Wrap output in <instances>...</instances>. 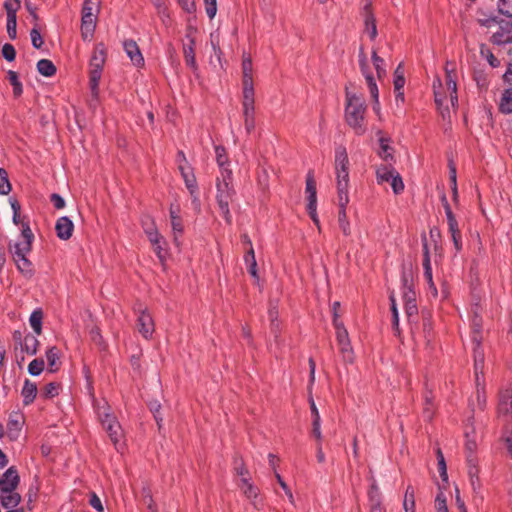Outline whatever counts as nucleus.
<instances>
[{
    "instance_id": "nucleus-28",
    "label": "nucleus",
    "mask_w": 512,
    "mask_h": 512,
    "mask_svg": "<svg viewBox=\"0 0 512 512\" xmlns=\"http://www.w3.org/2000/svg\"><path fill=\"white\" fill-rule=\"evenodd\" d=\"M499 110L504 114L512 113V86L503 90L499 101Z\"/></svg>"
},
{
    "instance_id": "nucleus-47",
    "label": "nucleus",
    "mask_w": 512,
    "mask_h": 512,
    "mask_svg": "<svg viewBox=\"0 0 512 512\" xmlns=\"http://www.w3.org/2000/svg\"><path fill=\"white\" fill-rule=\"evenodd\" d=\"M44 366H45L44 360L41 358H36L29 363L28 372L32 376H38L43 371Z\"/></svg>"
},
{
    "instance_id": "nucleus-34",
    "label": "nucleus",
    "mask_w": 512,
    "mask_h": 512,
    "mask_svg": "<svg viewBox=\"0 0 512 512\" xmlns=\"http://www.w3.org/2000/svg\"><path fill=\"white\" fill-rule=\"evenodd\" d=\"M194 40H190L189 45H184L183 52H184V58L186 65L189 66L191 69L196 70L197 69V63L195 58V52H194Z\"/></svg>"
},
{
    "instance_id": "nucleus-24",
    "label": "nucleus",
    "mask_w": 512,
    "mask_h": 512,
    "mask_svg": "<svg viewBox=\"0 0 512 512\" xmlns=\"http://www.w3.org/2000/svg\"><path fill=\"white\" fill-rule=\"evenodd\" d=\"M21 395L23 397V404L25 406L30 405L36 398L37 385L34 382H31L29 379H26L24 381Z\"/></svg>"
},
{
    "instance_id": "nucleus-53",
    "label": "nucleus",
    "mask_w": 512,
    "mask_h": 512,
    "mask_svg": "<svg viewBox=\"0 0 512 512\" xmlns=\"http://www.w3.org/2000/svg\"><path fill=\"white\" fill-rule=\"evenodd\" d=\"M234 470H235V473L237 474V476L239 477V479H244V478L248 479L251 477L249 471L247 470V468L245 467V465L241 459H235Z\"/></svg>"
},
{
    "instance_id": "nucleus-15",
    "label": "nucleus",
    "mask_w": 512,
    "mask_h": 512,
    "mask_svg": "<svg viewBox=\"0 0 512 512\" xmlns=\"http://www.w3.org/2000/svg\"><path fill=\"white\" fill-rule=\"evenodd\" d=\"M139 333L145 338L152 337L154 332V322L152 316L147 311H142L137 319Z\"/></svg>"
},
{
    "instance_id": "nucleus-50",
    "label": "nucleus",
    "mask_w": 512,
    "mask_h": 512,
    "mask_svg": "<svg viewBox=\"0 0 512 512\" xmlns=\"http://www.w3.org/2000/svg\"><path fill=\"white\" fill-rule=\"evenodd\" d=\"M255 110H243L244 125L248 133H250L255 127Z\"/></svg>"
},
{
    "instance_id": "nucleus-6",
    "label": "nucleus",
    "mask_w": 512,
    "mask_h": 512,
    "mask_svg": "<svg viewBox=\"0 0 512 512\" xmlns=\"http://www.w3.org/2000/svg\"><path fill=\"white\" fill-rule=\"evenodd\" d=\"M104 431L118 452H123L126 447V438L122 426L114 415L105 414L101 421Z\"/></svg>"
},
{
    "instance_id": "nucleus-43",
    "label": "nucleus",
    "mask_w": 512,
    "mask_h": 512,
    "mask_svg": "<svg viewBox=\"0 0 512 512\" xmlns=\"http://www.w3.org/2000/svg\"><path fill=\"white\" fill-rule=\"evenodd\" d=\"M243 110H255L254 107V89H243Z\"/></svg>"
},
{
    "instance_id": "nucleus-63",
    "label": "nucleus",
    "mask_w": 512,
    "mask_h": 512,
    "mask_svg": "<svg viewBox=\"0 0 512 512\" xmlns=\"http://www.w3.org/2000/svg\"><path fill=\"white\" fill-rule=\"evenodd\" d=\"M206 14L210 19H213L217 12L216 0H204Z\"/></svg>"
},
{
    "instance_id": "nucleus-14",
    "label": "nucleus",
    "mask_w": 512,
    "mask_h": 512,
    "mask_svg": "<svg viewBox=\"0 0 512 512\" xmlns=\"http://www.w3.org/2000/svg\"><path fill=\"white\" fill-rule=\"evenodd\" d=\"M16 489L17 488H2V490H0V503L4 509L17 508L21 502V495Z\"/></svg>"
},
{
    "instance_id": "nucleus-39",
    "label": "nucleus",
    "mask_w": 512,
    "mask_h": 512,
    "mask_svg": "<svg viewBox=\"0 0 512 512\" xmlns=\"http://www.w3.org/2000/svg\"><path fill=\"white\" fill-rule=\"evenodd\" d=\"M403 508L405 512H415V492L410 485L405 491Z\"/></svg>"
},
{
    "instance_id": "nucleus-35",
    "label": "nucleus",
    "mask_w": 512,
    "mask_h": 512,
    "mask_svg": "<svg viewBox=\"0 0 512 512\" xmlns=\"http://www.w3.org/2000/svg\"><path fill=\"white\" fill-rule=\"evenodd\" d=\"M96 60V46L94 47L90 62H89V85L92 96L96 95V67L94 61Z\"/></svg>"
},
{
    "instance_id": "nucleus-57",
    "label": "nucleus",
    "mask_w": 512,
    "mask_h": 512,
    "mask_svg": "<svg viewBox=\"0 0 512 512\" xmlns=\"http://www.w3.org/2000/svg\"><path fill=\"white\" fill-rule=\"evenodd\" d=\"M17 17H7V33L10 39L14 40L17 37Z\"/></svg>"
},
{
    "instance_id": "nucleus-59",
    "label": "nucleus",
    "mask_w": 512,
    "mask_h": 512,
    "mask_svg": "<svg viewBox=\"0 0 512 512\" xmlns=\"http://www.w3.org/2000/svg\"><path fill=\"white\" fill-rule=\"evenodd\" d=\"M83 373H84L85 378H86V388H87L89 394L94 399V386H93V375H92V372L90 371V369L87 366H84L83 367Z\"/></svg>"
},
{
    "instance_id": "nucleus-20",
    "label": "nucleus",
    "mask_w": 512,
    "mask_h": 512,
    "mask_svg": "<svg viewBox=\"0 0 512 512\" xmlns=\"http://www.w3.org/2000/svg\"><path fill=\"white\" fill-rule=\"evenodd\" d=\"M239 489L242 491V493L245 495L247 499L252 501V504L256 507V499L258 498L259 490L258 488L252 483L251 477L246 479H239L238 483Z\"/></svg>"
},
{
    "instance_id": "nucleus-16",
    "label": "nucleus",
    "mask_w": 512,
    "mask_h": 512,
    "mask_svg": "<svg viewBox=\"0 0 512 512\" xmlns=\"http://www.w3.org/2000/svg\"><path fill=\"white\" fill-rule=\"evenodd\" d=\"M74 230L72 220L67 216L60 217L55 225L56 235L61 240H68L71 238Z\"/></svg>"
},
{
    "instance_id": "nucleus-10",
    "label": "nucleus",
    "mask_w": 512,
    "mask_h": 512,
    "mask_svg": "<svg viewBox=\"0 0 512 512\" xmlns=\"http://www.w3.org/2000/svg\"><path fill=\"white\" fill-rule=\"evenodd\" d=\"M490 41L498 46L512 43V21L499 20L491 31Z\"/></svg>"
},
{
    "instance_id": "nucleus-48",
    "label": "nucleus",
    "mask_w": 512,
    "mask_h": 512,
    "mask_svg": "<svg viewBox=\"0 0 512 512\" xmlns=\"http://www.w3.org/2000/svg\"><path fill=\"white\" fill-rule=\"evenodd\" d=\"M369 503L382 502V495L375 479H372V483L368 492Z\"/></svg>"
},
{
    "instance_id": "nucleus-1",
    "label": "nucleus",
    "mask_w": 512,
    "mask_h": 512,
    "mask_svg": "<svg viewBox=\"0 0 512 512\" xmlns=\"http://www.w3.org/2000/svg\"><path fill=\"white\" fill-rule=\"evenodd\" d=\"M335 174L338 199V224L345 236L351 235V225L347 218L346 207L349 203V158L342 145L335 149Z\"/></svg>"
},
{
    "instance_id": "nucleus-49",
    "label": "nucleus",
    "mask_w": 512,
    "mask_h": 512,
    "mask_svg": "<svg viewBox=\"0 0 512 512\" xmlns=\"http://www.w3.org/2000/svg\"><path fill=\"white\" fill-rule=\"evenodd\" d=\"M4 8L7 13V17H17V11L20 8V0H5Z\"/></svg>"
},
{
    "instance_id": "nucleus-5",
    "label": "nucleus",
    "mask_w": 512,
    "mask_h": 512,
    "mask_svg": "<svg viewBox=\"0 0 512 512\" xmlns=\"http://www.w3.org/2000/svg\"><path fill=\"white\" fill-rule=\"evenodd\" d=\"M377 184L383 185L389 183L394 194L398 195L404 190V183L400 174L395 170L392 163H385L376 166Z\"/></svg>"
},
{
    "instance_id": "nucleus-36",
    "label": "nucleus",
    "mask_w": 512,
    "mask_h": 512,
    "mask_svg": "<svg viewBox=\"0 0 512 512\" xmlns=\"http://www.w3.org/2000/svg\"><path fill=\"white\" fill-rule=\"evenodd\" d=\"M46 359L50 372H56L59 369V351L53 346L46 351Z\"/></svg>"
},
{
    "instance_id": "nucleus-41",
    "label": "nucleus",
    "mask_w": 512,
    "mask_h": 512,
    "mask_svg": "<svg viewBox=\"0 0 512 512\" xmlns=\"http://www.w3.org/2000/svg\"><path fill=\"white\" fill-rule=\"evenodd\" d=\"M60 389V383L50 382L44 386L41 392V397L44 399H52L59 394Z\"/></svg>"
},
{
    "instance_id": "nucleus-54",
    "label": "nucleus",
    "mask_w": 512,
    "mask_h": 512,
    "mask_svg": "<svg viewBox=\"0 0 512 512\" xmlns=\"http://www.w3.org/2000/svg\"><path fill=\"white\" fill-rule=\"evenodd\" d=\"M275 477L277 479V482L279 483L280 487L283 489V491L285 492L289 502L294 505L295 504V500H294V496H293V493L292 491L290 490V488L288 487V485L286 484V482L283 480V478L281 477V475L279 473H277L275 471Z\"/></svg>"
},
{
    "instance_id": "nucleus-17",
    "label": "nucleus",
    "mask_w": 512,
    "mask_h": 512,
    "mask_svg": "<svg viewBox=\"0 0 512 512\" xmlns=\"http://www.w3.org/2000/svg\"><path fill=\"white\" fill-rule=\"evenodd\" d=\"M370 6H371L370 3H367L364 6V12H363L364 25H365L364 32L369 36L370 40L373 41L376 39V37L378 35V31H377V26H376V19H375L373 13L371 12Z\"/></svg>"
},
{
    "instance_id": "nucleus-13",
    "label": "nucleus",
    "mask_w": 512,
    "mask_h": 512,
    "mask_svg": "<svg viewBox=\"0 0 512 512\" xmlns=\"http://www.w3.org/2000/svg\"><path fill=\"white\" fill-rule=\"evenodd\" d=\"M149 241L153 246V250L159 261L164 264L168 257V247L166 240L160 235V233L149 232Z\"/></svg>"
},
{
    "instance_id": "nucleus-62",
    "label": "nucleus",
    "mask_w": 512,
    "mask_h": 512,
    "mask_svg": "<svg viewBox=\"0 0 512 512\" xmlns=\"http://www.w3.org/2000/svg\"><path fill=\"white\" fill-rule=\"evenodd\" d=\"M437 512H448L446 497L443 492L437 494L435 499Z\"/></svg>"
},
{
    "instance_id": "nucleus-60",
    "label": "nucleus",
    "mask_w": 512,
    "mask_h": 512,
    "mask_svg": "<svg viewBox=\"0 0 512 512\" xmlns=\"http://www.w3.org/2000/svg\"><path fill=\"white\" fill-rule=\"evenodd\" d=\"M477 449V442L474 437H471L468 433H466V442H465V451L467 455H475V451Z\"/></svg>"
},
{
    "instance_id": "nucleus-64",
    "label": "nucleus",
    "mask_w": 512,
    "mask_h": 512,
    "mask_svg": "<svg viewBox=\"0 0 512 512\" xmlns=\"http://www.w3.org/2000/svg\"><path fill=\"white\" fill-rule=\"evenodd\" d=\"M50 201L56 209H63L65 207V200L57 193L51 194Z\"/></svg>"
},
{
    "instance_id": "nucleus-38",
    "label": "nucleus",
    "mask_w": 512,
    "mask_h": 512,
    "mask_svg": "<svg viewBox=\"0 0 512 512\" xmlns=\"http://www.w3.org/2000/svg\"><path fill=\"white\" fill-rule=\"evenodd\" d=\"M42 320H43V312L41 309L34 310L29 318L30 325L33 331L40 335L42 333Z\"/></svg>"
},
{
    "instance_id": "nucleus-2",
    "label": "nucleus",
    "mask_w": 512,
    "mask_h": 512,
    "mask_svg": "<svg viewBox=\"0 0 512 512\" xmlns=\"http://www.w3.org/2000/svg\"><path fill=\"white\" fill-rule=\"evenodd\" d=\"M433 91L435 103L445 119L450 114L448 102L452 107H456L458 103L456 73L453 66L450 68L447 63L445 67V85L439 77L434 79Z\"/></svg>"
},
{
    "instance_id": "nucleus-26",
    "label": "nucleus",
    "mask_w": 512,
    "mask_h": 512,
    "mask_svg": "<svg viewBox=\"0 0 512 512\" xmlns=\"http://www.w3.org/2000/svg\"><path fill=\"white\" fill-rule=\"evenodd\" d=\"M173 241L176 246H180V238L184 233V224L181 216H173L170 218Z\"/></svg>"
},
{
    "instance_id": "nucleus-11",
    "label": "nucleus",
    "mask_w": 512,
    "mask_h": 512,
    "mask_svg": "<svg viewBox=\"0 0 512 512\" xmlns=\"http://www.w3.org/2000/svg\"><path fill=\"white\" fill-rule=\"evenodd\" d=\"M22 247L9 246V251L13 256V260L17 269L26 277L31 278L34 275L32 262L27 258L30 251H21Z\"/></svg>"
},
{
    "instance_id": "nucleus-22",
    "label": "nucleus",
    "mask_w": 512,
    "mask_h": 512,
    "mask_svg": "<svg viewBox=\"0 0 512 512\" xmlns=\"http://www.w3.org/2000/svg\"><path fill=\"white\" fill-rule=\"evenodd\" d=\"M377 136L379 137V144H380V150L378 152V155L386 163L394 162L393 148L389 145L390 138L384 137L380 130L377 132Z\"/></svg>"
},
{
    "instance_id": "nucleus-19",
    "label": "nucleus",
    "mask_w": 512,
    "mask_h": 512,
    "mask_svg": "<svg viewBox=\"0 0 512 512\" xmlns=\"http://www.w3.org/2000/svg\"><path fill=\"white\" fill-rule=\"evenodd\" d=\"M123 46L127 56L130 58V60L135 66L140 67L144 64V58L135 41H125Z\"/></svg>"
},
{
    "instance_id": "nucleus-4",
    "label": "nucleus",
    "mask_w": 512,
    "mask_h": 512,
    "mask_svg": "<svg viewBox=\"0 0 512 512\" xmlns=\"http://www.w3.org/2000/svg\"><path fill=\"white\" fill-rule=\"evenodd\" d=\"M235 194L232 170H224L223 175H219L216 179V201L222 216L228 224L232 222L229 206Z\"/></svg>"
},
{
    "instance_id": "nucleus-33",
    "label": "nucleus",
    "mask_w": 512,
    "mask_h": 512,
    "mask_svg": "<svg viewBox=\"0 0 512 512\" xmlns=\"http://www.w3.org/2000/svg\"><path fill=\"white\" fill-rule=\"evenodd\" d=\"M244 261L247 265L248 272L250 273V275L253 278L258 279L257 262H256L255 252H254L253 247L248 249L246 255L244 256Z\"/></svg>"
},
{
    "instance_id": "nucleus-37",
    "label": "nucleus",
    "mask_w": 512,
    "mask_h": 512,
    "mask_svg": "<svg viewBox=\"0 0 512 512\" xmlns=\"http://www.w3.org/2000/svg\"><path fill=\"white\" fill-rule=\"evenodd\" d=\"M468 474L471 479V484L475 489L476 483L478 482V468H477V457L476 455H467Z\"/></svg>"
},
{
    "instance_id": "nucleus-44",
    "label": "nucleus",
    "mask_w": 512,
    "mask_h": 512,
    "mask_svg": "<svg viewBox=\"0 0 512 512\" xmlns=\"http://www.w3.org/2000/svg\"><path fill=\"white\" fill-rule=\"evenodd\" d=\"M480 54L483 58H485L491 67L496 68L500 66V61L498 58L494 56L492 51L485 45H481Z\"/></svg>"
},
{
    "instance_id": "nucleus-18",
    "label": "nucleus",
    "mask_w": 512,
    "mask_h": 512,
    "mask_svg": "<svg viewBox=\"0 0 512 512\" xmlns=\"http://www.w3.org/2000/svg\"><path fill=\"white\" fill-rule=\"evenodd\" d=\"M20 483V476L15 466L9 467L2 476H0V490L2 488H17Z\"/></svg>"
},
{
    "instance_id": "nucleus-12",
    "label": "nucleus",
    "mask_w": 512,
    "mask_h": 512,
    "mask_svg": "<svg viewBox=\"0 0 512 512\" xmlns=\"http://www.w3.org/2000/svg\"><path fill=\"white\" fill-rule=\"evenodd\" d=\"M180 173L192 197L193 205L195 206V208H199L200 200L198 197V186L193 169L191 168V166H184L183 164L180 163Z\"/></svg>"
},
{
    "instance_id": "nucleus-61",
    "label": "nucleus",
    "mask_w": 512,
    "mask_h": 512,
    "mask_svg": "<svg viewBox=\"0 0 512 512\" xmlns=\"http://www.w3.org/2000/svg\"><path fill=\"white\" fill-rule=\"evenodd\" d=\"M32 46L36 49H40L43 45L42 36L37 28H33L30 32Z\"/></svg>"
},
{
    "instance_id": "nucleus-40",
    "label": "nucleus",
    "mask_w": 512,
    "mask_h": 512,
    "mask_svg": "<svg viewBox=\"0 0 512 512\" xmlns=\"http://www.w3.org/2000/svg\"><path fill=\"white\" fill-rule=\"evenodd\" d=\"M7 77H8L10 84L13 87L14 96L15 97L21 96V94L23 93V86L19 80L18 74L15 71L9 70L7 72Z\"/></svg>"
},
{
    "instance_id": "nucleus-52",
    "label": "nucleus",
    "mask_w": 512,
    "mask_h": 512,
    "mask_svg": "<svg viewBox=\"0 0 512 512\" xmlns=\"http://www.w3.org/2000/svg\"><path fill=\"white\" fill-rule=\"evenodd\" d=\"M437 461H438V470H439L440 477L442 478L443 481H447L448 475H447L446 462H445L443 453L440 449L437 450Z\"/></svg>"
},
{
    "instance_id": "nucleus-55",
    "label": "nucleus",
    "mask_w": 512,
    "mask_h": 512,
    "mask_svg": "<svg viewBox=\"0 0 512 512\" xmlns=\"http://www.w3.org/2000/svg\"><path fill=\"white\" fill-rule=\"evenodd\" d=\"M478 23L481 27H485L489 30H493L494 27L497 25V23L499 22L498 18L496 16H489V17H484V18H478Z\"/></svg>"
},
{
    "instance_id": "nucleus-32",
    "label": "nucleus",
    "mask_w": 512,
    "mask_h": 512,
    "mask_svg": "<svg viewBox=\"0 0 512 512\" xmlns=\"http://www.w3.org/2000/svg\"><path fill=\"white\" fill-rule=\"evenodd\" d=\"M38 345H39L38 339L34 335L28 333L24 337V342L21 346V349H22V351H25L29 355H35L37 353Z\"/></svg>"
},
{
    "instance_id": "nucleus-42",
    "label": "nucleus",
    "mask_w": 512,
    "mask_h": 512,
    "mask_svg": "<svg viewBox=\"0 0 512 512\" xmlns=\"http://www.w3.org/2000/svg\"><path fill=\"white\" fill-rule=\"evenodd\" d=\"M336 340L338 345L346 342H350L348 331L345 328L343 322L335 321Z\"/></svg>"
},
{
    "instance_id": "nucleus-25",
    "label": "nucleus",
    "mask_w": 512,
    "mask_h": 512,
    "mask_svg": "<svg viewBox=\"0 0 512 512\" xmlns=\"http://www.w3.org/2000/svg\"><path fill=\"white\" fill-rule=\"evenodd\" d=\"M441 200H442V204H443V207H444V210H445V214H446V218H447V223H448V228H449L450 234L460 233L458 222L456 220L455 215L453 214V212L451 210V207H450V205H449V203L447 201L446 196L443 195Z\"/></svg>"
},
{
    "instance_id": "nucleus-8",
    "label": "nucleus",
    "mask_w": 512,
    "mask_h": 512,
    "mask_svg": "<svg viewBox=\"0 0 512 512\" xmlns=\"http://www.w3.org/2000/svg\"><path fill=\"white\" fill-rule=\"evenodd\" d=\"M96 32V15L93 13L92 0H85L81 10L80 34L84 42H92Z\"/></svg>"
},
{
    "instance_id": "nucleus-51",
    "label": "nucleus",
    "mask_w": 512,
    "mask_h": 512,
    "mask_svg": "<svg viewBox=\"0 0 512 512\" xmlns=\"http://www.w3.org/2000/svg\"><path fill=\"white\" fill-rule=\"evenodd\" d=\"M497 8L500 14L512 17V0H498Z\"/></svg>"
},
{
    "instance_id": "nucleus-58",
    "label": "nucleus",
    "mask_w": 512,
    "mask_h": 512,
    "mask_svg": "<svg viewBox=\"0 0 512 512\" xmlns=\"http://www.w3.org/2000/svg\"><path fill=\"white\" fill-rule=\"evenodd\" d=\"M142 226H143L144 232L148 239H149V232L159 233L157 227L155 226L153 219H151L150 217H145L142 219Z\"/></svg>"
},
{
    "instance_id": "nucleus-30",
    "label": "nucleus",
    "mask_w": 512,
    "mask_h": 512,
    "mask_svg": "<svg viewBox=\"0 0 512 512\" xmlns=\"http://www.w3.org/2000/svg\"><path fill=\"white\" fill-rule=\"evenodd\" d=\"M435 411L434 404V396L432 391L428 390L426 387V391L424 394V407H423V415L427 420H431Z\"/></svg>"
},
{
    "instance_id": "nucleus-56",
    "label": "nucleus",
    "mask_w": 512,
    "mask_h": 512,
    "mask_svg": "<svg viewBox=\"0 0 512 512\" xmlns=\"http://www.w3.org/2000/svg\"><path fill=\"white\" fill-rule=\"evenodd\" d=\"M2 55L7 61H14L16 57V50L14 46L10 43H5L2 47Z\"/></svg>"
},
{
    "instance_id": "nucleus-3",
    "label": "nucleus",
    "mask_w": 512,
    "mask_h": 512,
    "mask_svg": "<svg viewBox=\"0 0 512 512\" xmlns=\"http://www.w3.org/2000/svg\"><path fill=\"white\" fill-rule=\"evenodd\" d=\"M366 108L365 101L360 95L346 89L345 120L356 135H363L367 131Z\"/></svg>"
},
{
    "instance_id": "nucleus-9",
    "label": "nucleus",
    "mask_w": 512,
    "mask_h": 512,
    "mask_svg": "<svg viewBox=\"0 0 512 512\" xmlns=\"http://www.w3.org/2000/svg\"><path fill=\"white\" fill-rule=\"evenodd\" d=\"M401 283L402 299L404 301L405 312L407 317L411 318L418 312L416 305V292L414 290L412 274L404 271L401 275Z\"/></svg>"
},
{
    "instance_id": "nucleus-7",
    "label": "nucleus",
    "mask_w": 512,
    "mask_h": 512,
    "mask_svg": "<svg viewBox=\"0 0 512 512\" xmlns=\"http://www.w3.org/2000/svg\"><path fill=\"white\" fill-rule=\"evenodd\" d=\"M358 62H359L360 71L366 80L370 95L374 100L373 110L376 113H379L380 103H379L378 86H377L376 80L370 70L368 58H367V55L362 46L359 49Z\"/></svg>"
},
{
    "instance_id": "nucleus-21",
    "label": "nucleus",
    "mask_w": 512,
    "mask_h": 512,
    "mask_svg": "<svg viewBox=\"0 0 512 512\" xmlns=\"http://www.w3.org/2000/svg\"><path fill=\"white\" fill-rule=\"evenodd\" d=\"M21 235L23 237V241L17 242L13 246L22 247L21 251H31L34 235L28 221L21 222Z\"/></svg>"
},
{
    "instance_id": "nucleus-45",
    "label": "nucleus",
    "mask_w": 512,
    "mask_h": 512,
    "mask_svg": "<svg viewBox=\"0 0 512 512\" xmlns=\"http://www.w3.org/2000/svg\"><path fill=\"white\" fill-rule=\"evenodd\" d=\"M340 353L343 361L346 363H352L354 360V353L350 342L339 344Z\"/></svg>"
},
{
    "instance_id": "nucleus-23",
    "label": "nucleus",
    "mask_w": 512,
    "mask_h": 512,
    "mask_svg": "<svg viewBox=\"0 0 512 512\" xmlns=\"http://www.w3.org/2000/svg\"><path fill=\"white\" fill-rule=\"evenodd\" d=\"M309 404L312 415V434L317 439V441H322L321 418L313 398H310Z\"/></svg>"
},
{
    "instance_id": "nucleus-31",
    "label": "nucleus",
    "mask_w": 512,
    "mask_h": 512,
    "mask_svg": "<svg viewBox=\"0 0 512 512\" xmlns=\"http://www.w3.org/2000/svg\"><path fill=\"white\" fill-rule=\"evenodd\" d=\"M38 72L45 77H52L56 74V66L51 60L41 59L37 62Z\"/></svg>"
},
{
    "instance_id": "nucleus-46",
    "label": "nucleus",
    "mask_w": 512,
    "mask_h": 512,
    "mask_svg": "<svg viewBox=\"0 0 512 512\" xmlns=\"http://www.w3.org/2000/svg\"><path fill=\"white\" fill-rule=\"evenodd\" d=\"M11 191V184L8 173L4 168H0V194L7 195Z\"/></svg>"
},
{
    "instance_id": "nucleus-27",
    "label": "nucleus",
    "mask_w": 512,
    "mask_h": 512,
    "mask_svg": "<svg viewBox=\"0 0 512 512\" xmlns=\"http://www.w3.org/2000/svg\"><path fill=\"white\" fill-rule=\"evenodd\" d=\"M216 162L219 167V175H223L224 170L230 169V162L226 154V150L222 146H215Z\"/></svg>"
},
{
    "instance_id": "nucleus-29",
    "label": "nucleus",
    "mask_w": 512,
    "mask_h": 512,
    "mask_svg": "<svg viewBox=\"0 0 512 512\" xmlns=\"http://www.w3.org/2000/svg\"><path fill=\"white\" fill-rule=\"evenodd\" d=\"M371 59L373 62V66L376 70L377 77H378V79L381 80L387 74L386 63H385L384 59L378 55V52L375 48L372 49Z\"/></svg>"
}]
</instances>
